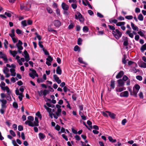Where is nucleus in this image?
I'll return each instance as SVG.
<instances>
[{
	"mask_svg": "<svg viewBox=\"0 0 146 146\" xmlns=\"http://www.w3.org/2000/svg\"><path fill=\"white\" fill-rule=\"evenodd\" d=\"M0 102H1V108L0 110V112L1 114H3L4 113L5 111L4 109H6L7 108L6 104L7 103V101L4 99H0Z\"/></svg>",
	"mask_w": 146,
	"mask_h": 146,
	"instance_id": "f257e3e1",
	"label": "nucleus"
},
{
	"mask_svg": "<svg viewBox=\"0 0 146 146\" xmlns=\"http://www.w3.org/2000/svg\"><path fill=\"white\" fill-rule=\"evenodd\" d=\"M115 31H113L112 34L115 38L118 40L121 36L122 33L118 29H116Z\"/></svg>",
	"mask_w": 146,
	"mask_h": 146,
	"instance_id": "f03ea898",
	"label": "nucleus"
},
{
	"mask_svg": "<svg viewBox=\"0 0 146 146\" xmlns=\"http://www.w3.org/2000/svg\"><path fill=\"white\" fill-rule=\"evenodd\" d=\"M140 86L138 84H135L133 88V90H135L134 91V93L135 96H136L137 93L139 92V89H140Z\"/></svg>",
	"mask_w": 146,
	"mask_h": 146,
	"instance_id": "7ed1b4c3",
	"label": "nucleus"
},
{
	"mask_svg": "<svg viewBox=\"0 0 146 146\" xmlns=\"http://www.w3.org/2000/svg\"><path fill=\"white\" fill-rule=\"evenodd\" d=\"M128 96L129 93L127 91L121 92L120 94V96L121 97H127Z\"/></svg>",
	"mask_w": 146,
	"mask_h": 146,
	"instance_id": "20e7f679",
	"label": "nucleus"
},
{
	"mask_svg": "<svg viewBox=\"0 0 146 146\" xmlns=\"http://www.w3.org/2000/svg\"><path fill=\"white\" fill-rule=\"evenodd\" d=\"M61 7L64 10H68L69 8V6L64 3H62Z\"/></svg>",
	"mask_w": 146,
	"mask_h": 146,
	"instance_id": "39448f33",
	"label": "nucleus"
},
{
	"mask_svg": "<svg viewBox=\"0 0 146 146\" xmlns=\"http://www.w3.org/2000/svg\"><path fill=\"white\" fill-rule=\"evenodd\" d=\"M53 23L54 25L57 27H59L61 25V23L60 21L56 20H54V21Z\"/></svg>",
	"mask_w": 146,
	"mask_h": 146,
	"instance_id": "423d86ee",
	"label": "nucleus"
},
{
	"mask_svg": "<svg viewBox=\"0 0 146 146\" xmlns=\"http://www.w3.org/2000/svg\"><path fill=\"white\" fill-rule=\"evenodd\" d=\"M24 53L25 54V60L27 62L29 60V54L27 51L26 50H25L24 52Z\"/></svg>",
	"mask_w": 146,
	"mask_h": 146,
	"instance_id": "0eeeda50",
	"label": "nucleus"
},
{
	"mask_svg": "<svg viewBox=\"0 0 146 146\" xmlns=\"http://www.w3.org/2000/svg\"><path fill=\"white\" fill-rule=\"evenodd\" d=\"M119 87H122L124 85L125 83L123 82V81L121 79H119L117 80Z\"/></svg>",
	"mask_w": 146,
	"mask_h": 146,
	"instance_id": "6e6552de",
	"label": "nucleus"
},
{
	"mask_svg": "<svg viewBox=\"0 0 146 146\" xmlns=\"http://www.w3.org/2000/svg\"><path fill=\"white\" fill-rule=\"evenodd\" d=\"M124 74V72L123 71H120L116 76V78L117 79L121 78Z\"/></svg>",
	"mask_w": 146,
	"mask_h": 146,
	"instance_id": "1a4fd4ad",
	"label": "nucleus"
},
{
	"mask_svg": "<svg viewBox=\"0 0 146 146\" xmlns=\"http://www.w3.org/2000/svg\"><path fill=\"white\" fill-rule=\"evenodd\" d=\"M48 31L51 32L56 34H57V31L56 30L53 29L50 26H48Z\"/></svg>",
	"mask_w": 146,
	"mask_h": 146,
	"instance_id": "9d476101",
	"label": "nucleus"
},
{
	"mask_svg": "<svg viewBox=\"0 0 146 146\" xmlns=\"http://www.w3.org/2000/svg\"><path fill=\"white\" fill-rule=\"evenodd\" d=\"M106 112L108 113L109 115L111 118L113 119H114L115 118V115L114 114L108 111H106Z\"/></svg>",
	"mask_w": 146,
	"mask_h": 146,
	"instance_id": "9b49d317",
	"label": "nucleus"
},
{
	"mask_svg": "<svg viewBox=\"0 0 146 146\" xmlns=\"http://www.w3.org/2000/svg\"><path fill=\"white\" fill-rule=\"evenodd\" d=\"M131 31V30H127L126 31L125 33L126 34L128 35L130 37L133 38V37L134 35L133 33H130Z\"/></svg>",
	"mask_w": 146,
	"mask_h": 146,
	"instance_id": "f8f14e48",
	"label": "nucleus"
},
{
	"mask_svg": "<svg viewBox=\"0 0 146 146\" xmlns=\"http://www.w3.org/2000/svg\"><path fill=\"white\" fill-rule=\"evenodd\" d=\"M56 73L59 75H61L62 73V71L60 66H58L56 69Z\"/></svg>",
	"mask_w": 146,
	"mask_h": 146,
	"instance_id": "ddd939ff",
	"label": "nucleus"
},
{
	"mask_svg": "<svg viewBox=\"0 0 146 146\" xmlns=\"http://www.w3.org/2000/svg\"><path fill=\"white\" fill-rule=\"evenodd\" d=\"M131 26L133 29L134 31H138V27L135 25L132 22H131Z\"/></svg>",
	"mask_w": 146,
	"mask_h": 146,
	"instance_id": "4468645a",
	"label": "nucleus"
},
{
	"mask_svg": "<svg viewBox=\"0 0 146 146\" xmlns=\"http://www.w3.org/2000/svg\"><path fill=\"white\" fill-rule=\"evenodd\" d=\"M39 121L37 117H35V121H34L33 123L35 125V126H38L39 125L38 123Z\"/></svg>",
	"mask_w": 146,
	"mask_h": 146,
	"instance_id": "2eb2a0df",
	"label": "nucleus"
},
{
	"mask_svg": "<svg viewBox=\"0 0 146 146\" xmlns=\"http://www.w3.org/2000/svg\"><path fill=\"white\" fill-rule=\"evenodd\" d=\"M40 140L44 139L46 137L45 135L43 133H40L38 134Z\"/></svg>",
	"mask_w": 146,
	"mask_h": 146,
	"instance_id": "dca6fc26",
	"label": "nucleus"
},
{
	"mask_svg": "<svg viewBox=\"0 0 146 146\" xmlns=\"http://www.w3.org/2000/svg\"><path fill=\"white\" fill-rule=\"evenodd\" d=\"M10 72L11 73V75L13 76H15L16 75V73L15 70L14 69L11 68L10 69Z\"/></svg>",
	"mask_w": 146,
	"mask_h": 146,
	"instance_id": "f3484780",
	"label": "nucleus"
},
{
	"mask_svg": "<svg viewBox=\"0 0 146 146\" xmlns=\"http://www.w3.org/2000/svg\"><path fill=\"white\" fill-rule=\"evenodd\" d=\"M0 57L2 58H3V60L5 62V63H7L8 61V59L6 56L5 54H4L3 55L0 56Z\"/></svg>",
	"mask_w": 146,
	"mask_h": 146,
	"instance_id": "a211bd4d",
	"label": "nucleus"
},
{
	"mask_svg": "<svg viewBox=\"0 0 146 146\" xmlns=\"http://www.w3.org/2000/svg\"><path fill=\"white\" fill-rule=\"evenodd\" d=\"M141 52H143L144 50H146V43L143 45L140 49Z\"/></svg>",
	"mask_w": 146,
	"mask_h": 146,
	"instance_id": "6ab92c4d",
	"label": "nucleus"
},
{
	"mask_svg": "<svg viewBox=\"0 0 146 146\" xmlns=\"http://www.w3.org/2000/svg\"><path fill=\"white\" fill-rule=\"evenodd\" d=\"M111 84H110V86L111 88L113 89H114L115 88V81L114 80H112L111 81Z\"/></svg>",
	"mask_w": 146,
	"mask_h": 146,
	"instance_id": "aec40b11",
	"label": "nucleus"
},
{
	"mask_svg": "<svg viewBox=\"0 0 146 146\" xmlns=\"http://www.w3.org/2000/svg\"><path fill=\"white\" fill-rule=\"evenodd\" d=\"M9 52L14 57H15L17 54V52L15 50L12 51L11 50H10L9 51Z\"/></svg>",
	"mask_w": 146,
	"mask_h": 146,
	"instance_id": "412c9836",
	"label": "nucleus"
},
{
	"mask_svg": "<svg viewBox=\"0 0 146 146\" xmlns=\"http://www.w3.org/2000/svg\"><path fill=\"white\" fill-rule=\"evenodd\" d=\"M5 98L8 101H11L12 100L10 94H7V95L6 96Z\"/></svg>",
	"mask_w": 146,
	"mask_h": 146,
	"instance_id": "4be33fe9",
	"label": "nucleus"
},
{
	"mask_svg": "<svg viewBox=\"0 0 146 146\" xmlns=\"http://www.w3.org/2000/svg\"><path fill=\"white\" fill-rule=\"evenodd\" d=\"M53 60V58L52 57H51L49 55L48 56V58H46V60L47 61L50 62H52V61Z\"/></svg>",
	"mask_w": 146,
	"mask_h": 146,
	"instance_id": "5701e85b",
	"label": "nucleus"
},
{
	"mask_svg": "<svg viewBox=\"0 0 146 146\" xmlns=\"http://www.w3.org/2000/svg\"><path fill=\"white\" fill-rule=\"evenodd\" d=\"M62 110L61 109H57V111L56 112V115L58 116L60 115L61 114Z\"/></svg>",
	"mask_w": 146,
	"mask_h": 146,
	"instance_id": "b1692460",
	"label": "nucleus"
},
{
	"mask_svg": "<svg viewBox=\"0 0 146 146\" xmlns=\"http://www.w3.org/2000/svg\"><path fill=\"white\" fill-rule=\"evenodd\" d=\"M108 138L109 141L112 143H114L116 141V139H113L111 136H109Z\"/></svg>",
	"mask_w": 146,
	"mask_h": 146,
	"instance_id": "393cba45",
	"label": "nucleus"
},
{
	"mask_svg": "<svg viewBox=\"0 0 146 146\" xmlns=\"http://www.w3.org/2000/svg\"><path fill=\"white\" fill-rule=\"evenodd\" d=\"M138 19L140 21H143V17L141 14H140L138 17Z\"/></svg>",
	"mask_w": 146,
	"mask_h": 146,
	"instance_id": "a878e982",
	"label": "nucleus"
},
{
	"mask_svg": "<svg viewBox=\"0 0 146 146\" xmlns=\"http://www.w3.org/2000/svg\"><path fill=\"white\" fill-rule=\"evenodd\" d=\"M44 108L47 110V111L49 113L52 112L51 111L52 110L51 108L47 107V106L45 105L44 106Z\"/></svg>",
	"mask_w": 146,
	"mask_h": 146,
	"instance_id": "bb28decb",
	"label": "nucleus"
},
{
	"mask_svg": "<svg viewBox=\"0 0 146 146\" xmlns=\"http://www.w3.org/2000/svg\"><path fill=\"white\" fill-rule=\"evenodd\" d=\"M74 50L75 51H78V52H79L80 51V48L78 46L76 45L74 46Z\"/></svg>",
	"mask_w": 146,
	"mask_h": 146,
	"instance_id": "cd10ccee",
	"label": "nucleus"
},
{
	"mask_svg": "<svg viewBox=\"0 0 146 146\" xmlns=\"http://www.w3.org/2000/svg\"><path fill=\"white\" fill-rule=\"evenodd\" d=\"M126 56L125 55H124L123 58L122 59V63L124 64H126L127 63V61L126 60Z\"/></svg>",
	"mask_w": 146,
	"mask_h": 146,
	"instance_id": "c85d7f7f",
	"label": "nucleus"
},
{
	"mask_svg": "<svg viewBox=\"0 0 146 146\" xmlns=\"http://www.w3.org/2000/svg\"><path fill=\"white\" fill-rule=\"evenodd\" d=\"M9 71V68L7 67H5L4 69L3 70V72L4 74H6L8 73Z\"/></svg>",
	"mask_w": 146,
	"mask_h": 146,
	"instance_id": "c756f323",
	"label": "nucleus"
},
{
	"mask_svg": "<svg viewBox=\"0 0 146 146\" xmlns=\"http://www.w3.org/2000/svg\"><path fill=\"white\" fill-rule=\"evenodd\" d=\"M74 23H71L68 26V28L69 29H72L74 27Z\"/></svg>",
	"mask_w": 146,
	"mask_h": 146,
	"instance_id": "7c9ffc66",
	"label": "nucleus"
},
{
	"mask_svg": "<svg viewBox=\"0 0 146 146\" xmlns=\"http://www.w3.org/2000/svg\"><path fill=\"white\" fill-rule=\"evenodd\" d=\"M139 66L141 68H146V63L143 62Z\"/></svg>",
	"mask_w": 146,
	"mask_h": 146,
	"instance_id": "2f4dec72",
	"label": "nucleus"
},
{
	"mask_svg": "<svg viewBox=\"0 0 146 146\" xmlns=\"http://www.w3.org/2000/svg\"><path fill=\"white\" fill-rule=\"evenodd\" d=\"M83 30L84 32H87L88 31L89 29L87 26H85L83 28Z\"/></svg>",
	"mask_w": 146,
	"mask_h": 146,
	"instance_id": "473e14b6",
	"label": "nucleus"
},
{
	"mask_svg": "<svg viewBox=\"0 0 146 146\" xmlns=\"http://www.w3.org/2000/svg\"><path fill=\"white\" fill-rule=\"evenodd\" d=\"M13 107L15 108H18V105L17 103L15 102H13Z\"/></svg>",
	"mask_w": 146,
	"mask_h": 146,
	"instance_id": "72a5a7b5",
	"label": "nucleus"
},
{
	"mask_svg": "<svg viewBox=\"0 0 146 146\" xmlns=\"http://www.w3.org/2000/svg\"><path fill=\"white\" fill-rule=\"evenodd\" d=\"M72 97L74 101H76L77 99V94H73Z\"/></svg>",
	"mask_w": 146,
	"mask_h": 146,
	"instance_id": "f704fd0d",
	"label": "nucleus"
},
{
	"mask_svg": "<svg viewBox=\"0 0 146 146\" xmlns=\"http://www.w3.org/2000/svg\"><path fill=\"white\" fill-rule=\"evenodd\" d=\"M82 40L81 38H80L78 39L77 41V44L78 45H81L82 43Z\"/></svg>",
	"mask_w": 146,
	"mask_h": 146,
	"instance_id": "c9c22d12",
	"label": "nucleus"
},
{
	"mask_svg": "<svg viewBox=\"0 0 146 146\" xmlns=\"http://www.w3.org/2000/svg\"><path fill=\"white\" fill-rule=\"evenodd\" d=\"M134 91H135V90L133 89V90H131V91H129L130 93V95H133L135 97H137V94H136V96L135 95V94L134 93Z\"/></svg>",
	"mask_w": 146,
	"mask_h": 146,
	"instance_id": "e433bc0d",
	"label": "nucleus"
},
{
	"mask_svg": "<svg viewBox=\"0 0 146 146\" xmlns=\"http://www.w3.org/2000/svg\"><path fill=\"white\" fill-rule=\"evenodd\" d=\"M125 18L128 20H131L133 18V17L132 15H127L125 16Z\"/></svg>",
	"mask_w": 146,
	"mask_h": 146,
	"instance_id": "4c0bfd02",
	"label": "nucleus"
},
{
	"mask_svg": "<svg viewBox=\"0 0 146 146\" xmlns=\"http://www.w3.org/2000/svg\"><path fill=\"white\" fill-rule=\"evenodd\" d=\"M9 132L11 134L13 137H15L16 136V135L15 132L13 130H10L9 131Z\"/></svg>",
	"mask_w": 146,
	"mask_h": 146,
	"instance_id": "58836bf2",
	"label": "nucleus"
},
{
	"mask_svg": "<svg viewBox=\"0 0 146 146\" xmlns=\"http://www.w3.org/2000/svg\"><path fill=\"white\" fill-rule=\"evenodd\" d=\"M76 3H74V4H72L71 5V7L73 9H75L77 8V6Z\"/></svg>",
	"mask_w": 146,
	"mask_h": 146,
	"instance_id": "ea45409f",
	"label": "nucleus"
},
{
	"mask_svg": "<svg viewBox=\"0 0 146 146\" xmlns=\"http://www.w3.org/2000/svg\"><path fill=\"white\" fill-rule=\"evenodd\" d=\"M128 77L126 75H124L123 76L122 80L123 81H125L128 80Z\"/></svg>",
	"mask_w": 146,
	"mask_h": 146,
	"instance_id": "a19ab883",
	"label": "nucleus"
},
{
	"mask_svg": "<svg viewBox=\"0 0 146 146\" xmlns=\"http://www.w3.org/2000/svg\"><path fill=\"white\" fill-rule=\"evenodd\" d=\"M116 90L117 92H121L123 90V88H120L119 89H118L117 88H116Z\"/></svg>",
	"mask_w": 146,
	"mask_h": 146,
	"instance_id": "79ce46f5",
	"label": "nucleus"
},
{
	"mask_svg": "<svg viewBox=\"0 0 146 146\" xmlns=\"http://www.w3.org/2000/svg\"><path fill=\"white\" fill-rule=\"evenodd\" d=\"M87 123V124L89 125L90 126V127L91 128V129H92V122L90 120H88Z\"/></svg>",
	"mask_w": 146,
	"mask_h": 146,
	"instance_id": "37998d69",
	"label": "nucleus"
},
{
	"mask_svg": "<svg viewBox=\"0 0 146 146\" xmlns=\"http://www.w3.org/2000/svg\"><path fill=\"white\" fill-rule=\"evenodd\" d=\"M27 119L29 120H30L31 121H33L34 120V117L31 116H29L27 117Z\"/></svg>",
	"mask_w": 146,
	"mask_h": 146,
	"instance_id": "c03bdc74",
	"label": "nucleus"
},
{
	"mask_svg": "<svg viewBox=\"0 0 146 146\" xmlns=\"http://www.w3.org/2000/svg\"><path fill=\"white\" fill-rule=\"evenodd\" d=\"M136 79L139 81H141L142 80V77L139 75L137 76L136 77Z\"/></svg>",
	"mask_w": 146,
	"mask_h": 146,
	"instance_id": "a18cd8bd",
	"label": "nucleus"
},
{
	"mask_svg": "<svg viewBox=\"0 0 146 146\" xmlns=\"http://www.w3.org/2000/svg\"><path fill=\"white\" fill-rule=\"evenodd\" d=\"M53 78L56 82L59 79V78L56 74L53 75Z\"/></svg>",
	"mask_w": 146,
	"mask_h": 146,
	"instance_id": "49530a36",
	"label": "nucleus"
},
{
	"mask_svg": "<svg viewBox=\"0 0 146 146\" xmlns=\"http://www.w3.org/2000/svg\"><path fill=\"white\" fill-rule=\"evenodd\" d=\"M46 10L47 12L50 13H52L53 11L51 9L50 7H48L46 8Z\"/></svg>",
	"mask_w": 146,
	"mask_h": 146,
	"instance_id": "de8ad7c7",
	"label": "nucleus"
},
{
	"mask_svg": "<svg viewBox=\"0 0 146 146\" xmlns=\"http://www.w3.org/2000/svg\"><path fill=\"white\" fill-rule=\"evenodd\" d=\"M134 64L135 66H137V64H136V63H135L134 62H132V61H129V62H128V64L129 65H131L132 64Z\"/></svg>",
	"mask_w": 146,
	"mask_h": 146,
	"instance_id": "09e8293b",
	"label": "nucleus"
},
{
	"mask_svg": "<svg viewBox=\"0 0 146 146\" xmlns=\"http://www.w3.org/2000/svg\"><path fill=\"white\" fill-rule=\"evenodd\" d=\"M21 24L24 27L26 26L27 25V24L26 23V20L22 21L21 22Z\"/></svg>",
	"mask_w": 146,
	"mask_h": 146,
	"instance_id": "8fccbe9b",
	"label": "nucleus"
},
{
	"mask_svg": "<svg viewBox=\"0 0 146 146\" xmlns=\"http://www.w3.org/2000/svg\"><path fill=\"white\" fill-rule=\"evenodd\" d=\"M28 125L30 126L33 127L35 126V125L33 123L30 121H29V123H28Z\"/></svg>",
	"mask_w": 146,
	"mask_h": 146,
	"instance_id": "3c124183",
	"label": "nucleus"
},
{
	"mask_svg": "<svg viewBox=\"0 0 146 146\" xmlns=\"http://www.w3.org/2000/svg\"><path fill=\"white\" fill-rule=\"evenodd\" d=\"M44 81V80H43L42 78H38L37 80V82L38 83L43 82Z\"/></svg>",
	"mask_w": 146,
	"mask_h": 146,
	"instance_id": "603ef678",
	"label": "nucleus"
},
{
	"mask_svg": "<svg viewBox=\"0 0 146 146\" xmlns=\"http://www.w3.org/2000/svg\"><path fill=\"white\" fill-rule=\"evenodd\" d=\"M108 26L109 27L110 29L111 30L113 31H114L115 29V27L112 25H108Z\"/></svg>",
	"mask_w": 146,
	"mask_h": 146,
	"instance_id": "864d4df0",
	"label": "nucleus"
},
{
	"mask_svg": "<svg viewBox=\"0 0 146 146\" xmlns=\"http://www.w3.org/2000/svg\"><path fill=\"white\" fill-rule=\"evenodd\" d=\"M8 44V42L7 40L5 39V42H4V46L6 48H7V44Z\"/></svg>",
	"mask_w": 146,
	"mask_h": 146,
	"instance_id": "5fc2aeb1",
	"label": "nucleus"
},
{
	"mask_svg": "<svg viewBox=\"0 0 146 146\" xmlns=\"http://www.w3.org/2000/svg\"><path fill=\"white\" fill-rule=\"evenodd\" d=\"M78 61L81 64H84V62L83 61L82 58H81L79 57L78 58Z\"/></svg>",
	"mask_w": 146,
	"mask_h": 146,
	"instance_id": "6e6d98bb",
	"label": "nucleus"
},
{
	"mask_svg": "<svg viewBox=\"0 0 146 146\" xmlns=\"http://www.w3.org/2000/svg\"><path fill=\"white\" fill-rule=\"evenodd\" d=\"M60 127L58 124H57L55 127V129L58 131H59L60 129Z\"/></svg>",
	"mask_w": 146,
	"mask_h": 146,
	"instance_id": "4d7b16f0",
	"label": "nucleus"
},
{
	"mask_svg": "<svg viewBox=\"0 0 146 146\" xmlns=\"http://www.w3.org/2000/svg\"><path fill=\"white\" fill-rule=\"evenodd\" d=\"M137 33L141 36H144V34L142 31H139L137 32Z\"/></svg>",
	"mask_w": 146,
	"mask_h": 146,
	"instance_id": "13d9d810",
	"label": "nucleus"
},
{
	"mask_svg": "<svg viewBox=\"0 0 146 146\" xmlns=\"http://www.w3.org/2000/svg\"><path fill=\"white\" fill-rule=\"evenodd\" d=\"M97 15L98 17H99L100 18H102L104 17V16L100 13L99 12H97Z\"/></svg>",
	"mask_w": 146,
	"mask_h": 146,
	"instance_id": "bf43d9fd",
	"label": "nucleus"
},
{
	"mask_svg": "<svg viewBox=\"0 0 146 146\" xmlns=\"http://www.w3.org/2000/svg\"><path fill=\"white\" fill-rule=\"evenodd\" d=\"M77 14L78 15V18L81 19L82 18V16L79 12H77Z\"/></svg>",
	"mask_w": 146,
	"mask_h": 146,
	"instance_id": "052dcab7",
	"label": "nucleus"
},
{
	"mask_svg": "<svg viewBox=\"0 0 146 146\" xmlns=\"http://www.w3.org/2000/svg\"><path fill=\"white\" fill-rule=\"evenodd\" d=\"M23 128L22 126L19 125L18 127V129L19 131H21L23 130Z\"/></svg>",
	"mask_w": 146,
	"mask_h": 146,
	"instance_id": "680f3d73",
	"label": "nucleus"
},
{
	"mask_svg": "<svg viewBox=\"0 0 146 146\" xmlns=\"http://www.w3.org/2000/svg\"><path fill=\"white\" fill-rule=\"evenodd\" d=\"M16 46L17 47L18 50H22L23 48L21 45H16Z\"/></svg>",
	"mask_w": 146,
	"mask_h": 146,
	"instance_id": "e2e57ef3",
	"label": "nucleus"
},
{
	"mask_svg": "<svg viewBox=\"0 0 146 146\" xmlns=\"http://www.w3.org/2000/svg\"><path fill=\"white\" fill-rule=\"evenodd\" d=\"M127 119H123L121 122L122 124L123 125H125V123L127 122Z\"/></svg>",
	"mask_w": 146,
	"mask_h": 146,
	"instance_id": "0e129e2a",
	"label": "nucleus"
},
{
	"mask_svg": "<svg viewBox=\"0 0 146 146\" xmlns=\"http://www.w3.org/2000/svg\"><path fill=\"white\" fill-rule=\"evenodd\" d=\"M122 38L124 41H128V38L127 37L123 36H122Z\"/></svg>",
	"mask_w": 146,
	"mask_h": 146,
	"instance_id": "69168bd1",
	"label": "nucleus"
},
{
	"mask_svg": "<svg viewBox=\"0 0 146 146\" xmlns=\"http://www.w3.org/2000/svg\"><path fill=\"white\" fill-rule=\"evenodd\" d=\"M62 136L63 138L66 141H68V138L67 137V136L65 135L64 134H62Z\"/></svg>",
	"mask_w": 146,
	"mask_h": 146,
	"instance_id": "338daca9",
	"label": "nucleus"
},
{
	"mask_svg": "<svg viewBox=\"0 0 146 146\" xmlns=\"http://www.w3.org/2000/svg\"><path fill=\"white\" fill-rule=\"evenodd\" d=\"M16 33L18 34H20L21 33L22 31L19 29H17L16 30Z\"/></svg>",
	"mask_w": 146,
	"mask_h": 146,
	"instance_id": "774afa93",
	"label": "nucleus"
}]
</instances>
